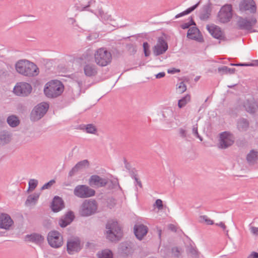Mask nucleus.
Returning <instances> with one entry per match:
<instances>
[{"instance_id": "nucleus-1", "label": "nucleus", "mask_w": 258, "mask_h": 258, "mask_svg": "<svg viewBox=\"0 0 258 258\" xmlns=\"http://www.w3.org/2000/svg\"><path fill=\"white\" fill-rule=\"evenodd\" d=\"M17 72L25 76H36L39 74V69L34 63L27 60H19L15 64Z\"/></svg>"}, {"instance_id": "nucleus-2", "label": "nucleus", "mask_w": 258, "mask_h": 258, "mask_svg": "<svg viewBox=\"0 0 258 258\" xmlns=\"http://www.w3.org/2000/svg\"><path fill=\"white\" fill-rule=\"evenodd\" d=\"M64 86L62 83L58 80H51L47 82L44 88V93L45 96L49 98H56L63 92Z\"/></svg>"}, {"instance_id": "nucleus-3", "label": "nucleus", "mask_w": 258, "mask_h": 258, "mask_svg": "<svg viewBox=\"0 0 258 258\" xmlns=\"http://www.w3.org/2000/svg\"><path fill=\"white\" fill-rule=\"evenodd\" d=\"M94 59L96 63L101 67L109 64L112 59L111 53L106 48L97 49L94 52Z\"/></svg>"}, {"instance_id": "nucleus-4", "label": "nucleus", "mask_w": 258, "mask_h": 258, "mask_svg": "<svg viewBox=\"0 0 258 258\" xmlns=\"http://www.w3.org/2000/svg\"><path fill=\"white\" fill-rule=\"evenodd\" d=\"M97 209L98 204L95 200H85L81 205L79 213L82 217H89L96 213Z\"/></svg>"}, {"instance_id": "nucleus-5", "label": "nucleus", "mask_w": 258, "mask_h": 258, "mask_svg": "<svg viewBox=\"0 0 258 258\" xmlns=\"http://www.w3.org/2000/svg\"><path fill=\"white\" fill-rule=\"evenodd\" d=\"M106 238L111 241L118 240L121 236V229L118 223L109 221L106 226Z\"/></svg>"}, {"instance_id": "nucleus-6", "label": "nucleus", "mask_w": 258, "mask_h": 258, "mask_svg": "<svg viewBox=\"0 0 258 258\" xmlns=\"http://www.w3.org/2000/svg\"><path fill=\"white\" fill-rule=\"evenodd\" d=\"M49 108V104L46 102H42L36 106L31 111L30 119L35 121L41 119L46 113Z\"/></svg>"}, {"instance_id": "nucleus-7", "label": "nucleus", "mask_w": 258, "mask_h": 258, "mask_svg": "<svg viewBox=\"0 0 258 258\" xmlns=\"http://www.w3.org/2000/svg\"><path fill=\"white\" fill-rule=\"evenodd\" d=\"M74 194L79 198L85 199L94 196L95 191L86 185H78L75 187Z\"/></svg>"}, {"instance_id": "nucleus-8", "label": "nucleus", "mask_w": 258, "mask_h": 258, "mask_svg": "<svg viewBox=\"0 0 258 258\" xmlns=\"http://www.w3.org/2000/svg\"><path fill=\"white\" fill-rule=\"evenodd\" d=\"M31 85L26 82L17 83L14 88L13 92L17 96L25 97L28 96L31 92Z\"/></svg>"}, {"instance_id": "nucleus-9", "label": "nucleus", "mask_w": 258, "mask_h": 258, "mask_svg": "<svg viewBox=\"0 0 258 258\" xmlns=\"http://www.w3.org/2000/svg\"><path fill=\"white\" fill-rule=\"evenodd\" d=\"M47 241L51 247L55 248L60 247L63 244L62 236L56 231H51L48 233Z\"/></svg>"}, {"instance_id": "nucleus-10", "label": "nucleus", "mask_w": 258, "mask_h": 258, "mask_svg": "<svg viewBox=\"0 0 258 258\" xmlns=\"http://www.w3.org/2000/svg\"><path fill=\"white\" fill-rule=\"evenodd\" d=\"M218 20L222 23L229 22L232 17V6L226 4L223 6L218 14Z\"/></svg>"}, {"instance_id": "nucleus-11", "label": "nucleus", "mask_w": 258, "mask_h": 258, "mask_svg": "<svg viewBox=\"0 0 258 258\" xmlns=\"http://www.w3.org/2000/svg\"><path fill=\"white\" fill-rule=\"evenodd\" d=\"M234 143L233 135L229 132H224L220 134L218 146L219 148L225 149L231 146Z\"/></svg>"}, {"instance_id": "nucleus-12", "label": "nucleus", "mask_w": 258, "mask_h": 258, "mask_svg": "<svg viewBox=\"0 0 258 258\" xmlns=\"http://www.w3.org/2000/svg\"><path fill=\"white\" fill-rule=\"evenodd\" d=\"M256 22V19L255 18L252 17L248 19L240 17L238 19L237 26L240 29L255 32V30H251Z\"/></svg>"}, {"instance_id": "nucleus-13", "label": "nucleus", "mask_w": 258, "mask_h": 258, "mask_svg": "<svg viewBox=\"0 0 258 258\" xmlns=\"http://www.w3.org/2000/svg\"><path fill=\"white\" fill-rule=\"evenodd\" d=\"M168 47V44L163 37H159L156 44L153 48V53L155 56L162 54L166 51Z\"/></svg>"}, {"instance_id": "nucleus-14", "label": "nucleus", "mask_w": 258, "mask_h": 258, "mask_svg": "<svg viewBox=\"0 0 258 258\" xmlns=\"http://www.w3.org/2000/svg\"><path fill=\"white\" fill-rule=\"evenodd\" d=\"M206 28L214 38L221 40H225L224 33L219 26L212 24L207 25Z\"/></svg>"}, {"instance_id": "nucleus-15", "label": "nucleus", "mask_w": 258, "mask_h": 258, "mask_svg": "<svg viewBox=\"0 0 258 258\" xmlns=\"http://www.w3.org/2000/svg\"><path fill=\"white\" fill-rule=\"evenodd\" d=\"M81 248L80 240L78 238H71L68 240L67 251L69 254H73L79 251Z\"/></svg>"}, {"instance_id": "nucleus-16", "label": "nucleus", "mask_w": 258, "mask_h": 258, "mask_svg": "<svg viewBox=\"0 0 258 258\" xmlns=\"http://www.w3.org/2000/svg\"><path fill=\"white\" fill-rule=\"evenodd\" d=\"M108 183V180L97 175H92L89 179V184L95 187H104Z\"/></svg>"}, {"instance_id": "nucleus-17", "label": "nucleus", "mask_w": 258, "mask_h": 258, "mask_svg": "<svg viewBox=\"0 0 258 258\" xmlns=\"http://www.w3.org/2000/svg\"><path fill=\"white\" fill-rule=\"evenodd\" d=\"M239 8L241 11H249L252 13H254L256 10L253 0H243L239 5Z\"/></svg>"}, {"instance_id": "nucleus-18", "label": "nucleus", "mask_w": 258, "mask_h": 258, "mask_svg": "<svg viewBox=\"0 0 258 258\" xmlns=\"http://www.w3.org/2000/svg\"><path fill=\"white\" fill-rule=\"evenodd\" d=\"M187 37L189 39L196 40L200 42L204 41L203 37L200 30L196 27H191L188 29Z\"/></svg>"}, {"instance_id": "nucleus-19", "label": "nucleus", "mask_w": 258, "mask_h": 258, "mask_svg": "<svg viewBox=\"0 0 258 258\" xmlns=\"http://www.w3.org/2000/svg\"><path fill=\"white\" fill-rule=\"evenodd\" d=\"M13 223V220L9 215L2 214L0 216V228L9 230Z\"/></svg>"}, {"instance_id": "nucleus-20", "label": "nucleus", "mask_w": 258, "mask_h": 258, "mask_svg": "<svg viewBox=\"0 0 258 258\" xmlns=\"http://www.w3.org/2000/svg\"><path fill=\"white\" fill-rule=\"evenodd\" d=\"M148 230V227L143 224L136 225L134 226L135 234L139 240L142 239L147 234Z\"/></svg>"}, {"instance_id": "nucleus-21", "label": "nucleus", "mask_w": 258, "mask_h": 258, "mask_svg": "<svg viewBox=\"0 0 258 258\" xmlns=\"http://www.w3.org/2000/svg\"><path fill=\"white\" fill-rule=\"evenodd\" d=\"M119 251L123 255L127 256L134 252V248L131 243L124 242L119 245Z\"/></svg>"}, {"instance_id": "nucleus-22", "label": "nucleus", "mask_w": 258, "mask_h": 258, "mask_svg": "<svg viewBox=\"0 0 258 258\" xmlns=\"http://www.w3.org/2000/svg\"><path fill=\"white\" fill-rule=\"evenodd\" d=\"M89 165V163L87 160L81 161L77 163L75 166L73 167L71 170L69 172V175L70 176H73L78 171L85 168L86 167H88Z\"/></svg>"}, {"instance_id": "nucleus-23", "label": "nucleus", "mask_w": 258, "mask_h": 258, "mask_svg": "<svg viewBox=\"0 0 258 258\" xmlns=\"http://www.w3.org/2000/svg\"><path fill=\"white\" fill-rule=\"evenodd\" d=\"M243 107L247 112L254 113L257 108V105L253 99H248L244 102Z\"/></svg>"}, {"instance_id": "nucleus-24", "label": "nucleus", "mask_w": 258, "mask_h": 258, "mask_svg": "<svg viewBox=\"0 0 258 258\" xmlns=\"http://www.w3.org/2000/svg\"><path fill=\"white\" fill-rule=\"evenodd\" d=\"M64 207L62 199L59 197H55L51 204L52 210L54 212H57L63 209Z\"/></svg>"}, {"instance_id": "nucleus-25", "label": "nucleus", "mask_w": 258, "mask_h": 258, "mask_svg": "<svg viewBox=\"0 0 258 258\" xmlns=\"http://www.w3.org/2000/svg\"><path fill=\"white\" fill-rule=\"evenodd\" d=\"M74 215L72 211L68 212L63 218L59 221V224L61 227H66L69 225L74 220Z\"/></svg>"}, {"instance_id": "nucleus-26", "label": "nucleus", "mask_w": 258, "mask_h": 258, "mask_svg": "<svg viewBox=\"0 0 258 258\" xmlns=\"http://www.w3.org/2000/svg\"><path fill=\"white\" fill-rule=\"evenodd\" d=\"M84 72L86 76L92 77L96 75L97 69L96 66L93 63H88L84 67Z\"/></svg>"}, {"instance_id": "nucleus-27", "label": "nucleus", "mask_w": 258, "mask_h": 258, "mask_svg": "<svg viewBox=\"0 0 258 258\" xmlns=\"http://www.w3.org/2000/svg\"><path fill=\"white\" fill-rule=\"evenodd\" d=\"M211 13V9L209 5H205L201 9L199 14L200 19L203 21H207Z\"/></svg>"}, {"instance_id": "nucleus-28", "label": "nucleus", "mask_w": 258, "mask_h": 258, "mask_svg": "<svg viewBox=\"0 0 258 258\" xmlns=\"http://www.w3.org/2000/svg\"><path fill=\"white\" fill-rule=\"evenodd\" d=\"M12 135L7 131L0 132V146L8 144L12 140Z\"/></svg>"}, {"instance_id": "nucleus-29", "label": "nucleus", "mask_w": 258, "mask_h": 258, "mask_svg": "<svg viewBox=\"0 0 258 258\" xmlns=\"http://www.w3.org/2000/svg\"><path fill=\"white\" fill-rule=\"evenodd\" d=\"M25 238L26 241L32 242L36 244H40L44 240V238L42 235L36 233L27 235Z\"/></svg>"}, {"instance_id": "nucleus-30", "label": "nucleus", "mask_w": 258, "mask_h": 258, "mask_svg": "<svg viewBox=\"0 0 258 258\" xmlns=\"http://www.w3.org/2000/svg\"><path fill=\"white\" fill-rule=\"evenodd\" d=\"M249 125V123L247 119L241 118L238 120L237 128L240 132L246 131Z\"/></svg>"}, {"instance_id": "nucleus-31", "label": "nucleus", "mask_w": 258, "mask_h": 258, "mask_svg": "<svg viewBox=\"0 0 258 258\" xmlns=\"http://www.w3.org/2000/svg\"><path fill=\"white\" fill-rule=\"evenodd\" d=\"M258 158V152L254 150H251L247 154L246 159L249 164H254Z\"/></svg>"}, {"instance_id": "nucleus-32", "label": "nucleus", "mask_w": 258, "mask_h": 258, "mask_svg": "<svg viewBox=\"0 0 258 258\" xmlns=\"http://www.w3.org/2000/svg\"><path fill=\"white\" fill-rule=\"evenodd\" d=\"M7 121L8 124L12 127L17 126L20 123V120L18 117L15 115L9 116L7 118Z\"/></svg>"}, {"instance_id": "nucleus-33", "label": "nucleus", "mask_w": 258, "mask_h": 258, "mask_svg": "<svg viewBox=\"0 0 258 258\" xmlns=\"http://www.w3.org/2000/svg\"><path fill=\"white\" fill-rule=\"evenodd\" d=\"M38 198L39 195L37 194H34L33 195H29L25 202L26 206H30L34 205L36 203Z\"/></svg>"}, {"instance_id": "nucleus-34", "label": "nucleus", "mask_w": 258, "mask_h": 258, "mask_svg": "<svg viewBox=\"0 0 258 258\" xmlns=\"http://www.w3.org/2000/svg\"><path fill=\"white\" fill-rule=\"evenodd\" d=\"M98 17L103 21L110 22L112 21L111 15L105 13L101 9L98 10Z\"/></svg>"}, {"instance_id": "nucleus-35", "label": "nucleus", "mask_w": 258, "mask_h": 258, "mask_svg": "<svg viewBox=\"0 0 258 258\" xmlns=\"http://www.w3.org/2000/svg\"><path fill=\"white\" fill-rule=\"evenodd\" d=\"M191 100L190 95L186 94L185 96L181 98L178 101V107L181 108L185 106V105L189 103Z\"/></svg>"}, {"instance_id": "nucleus-36", "label": "nucleus", "mask_w": 258, "mask_h": 258, "mask_svg": "<svg viewBox=\"0 0 258 258\" xmlns=\"http://www.w3.org/2000/svg\"><path fill=\"white\" fill-rule=\"evenodd\" d=\"M218 71L221 75L232 74L235 73V69L234 68H229L226 66H223L218 68Z\"/></svg>"}, {"instance_id": "nucleus-37", "label": "nucleus", "mask_w": 258, "mask_h": 258, "mask_svg": "<svg viewBox=\"0 0 258 258\" xmlns=\"http://www.w3.org/2000/svg\"><path fill=\"white\" fill-rule=\"evenodd\" d=\"M178 134L180 138L186 141H189L190 138V135L188 133V131L185 128L180 127L178 129Z\"/></svg>"}, {"instance_id": "nucleus-38", "label": "nucleus", "mask_w": 258, "mask_h": 258, "mask_svg": "<svg viewBox=\"0 0 258 258\" xmlns=\"http://www.w3.org/2000/svg\"><path fill=\"white\" fill-rule=\"evenodd\" d=\"M199 2L193 6L192 7L187 9L186 10L184 11V12L180 13L177 15H176L175 17L176 19L178 18L179 17H182L184 15H187L192 11H194L199 6Z\"/></svg>"}, {"instance_id": "nucleus-39", "label": "nucleus", "mask_w": 258, "mask_h": 258, "mask_svg": "<svg viewBox=\"0 0 258 258\" xmlns=\"http://www.w3.org/2000/svg\"><path fill=\"white\" fill-rule=\"evenodd\" d=\"M107 185H108V188L109 189H121V188L120 186L118 180L117 179L111 180L109 181H108V183L107 184Z\"/></svg>"}, {"instance_id": "nucleus-40", "label": "nucleus", "mask_w": 258, "mask_h": 258, "mask_svg": "<svg viewBox=\"0 0 258 258\" xmlns=\"http://www.w3.org/2000/svg\"><path fill=\"white\" fill-rule=\"evenodd\" d=\"M99 258H112V253L108 249H105L98 253Z\"/></svg>"}, {"instance_id": "nucleus-41", "label": "nucleus", "mask_w": 258, "mask_h": 258, "mask_svg": "<svg viewBox=\"0 0 258 258\" xmlns=\"http://www.w3.org/2000/svg\"><path fill=\"white\" fill-rule=\"evenodd\" d=\"M174 119V117L164 119L165 128H171L175 127L176 125V124L175 123Z\"/></svg>"}, {"instance_id": "nucleus-42", "label": "nucleus", "mask_w": 258, "mask_h": 258, "mask_svg": "<svg viewBox=\"0 0 258 258\" xmlns=\"http://www.w3.org/2000/svg\"><path fill=\"white\" fill-rule=\"evenodd\" d=\"M189 252L191 256L194 258H199L200 252L198 250L196 247L190 246L189 249Z\"/></svg>"}, {"instance_id": "nucleus-43", "label": "nucleus", "mask_w": 258, "mask_h": 258, "mask_svg": "<svg viewBox=\"0 0 258 258\" xmlns=\"http://www.w3.org/2000/svg\"><path fill=\"white\" fill-rule=\"evenodd\" d=\"M85 130L87 133L95 134L97 132V128L94 125L88 124L85 126Z\"/></svg>"}, {"instance_id": "nucleus-44", "label": "nucleus", "mask_w": 258, "mask_h": 258, "mask_svg": "<svg viewBox=\"0 0 258 258\" xmlns=\"http://www.w3.org/2000/svg\"><path fill=\"white\" fill-rule=\"evenodd\" d=\"M176 90L180 93H183L186 90V86L183 82H180L176 85Z\"/></svg>"}, {"instance_id": "nucleus-45", "label": "nucleus", "mask_w": 258, "mask_h": 258, "mask_svg": "<svg viewBox=\"0 0 258 258\" xmlns=\"http://www.w3.org/2000/svg\"><path fill=\"white\" fill-rule=\"evenodd\" d=\"M162 116L164 119L173 118V113L171 109H167L163 111Z\"/></svg>"}, {"instance_id": "nucleus-46", "label": "nucleus", "mask_w": 258, "mask_h": 258, "mask_svg": "<svg viewBox=\"0 0 258 258\" xmlns=\"http://www.w3.org/2000/svg\"><path fill=\"white\" fill-rule=\"evenodd\" d=\"M38 184V181L36 179H31L29 181V189L33 190L37 186Z\"/></svg>"}, {"instance_id": "nucleus-47", "label": "nucleus", "mask_w": 258, "mask_h": 258, "mask_svg": "<svg viewBox=\"0 0 258 258\" xmlns=\"http://www.w3.org/2000/svg\"><path fill=\"white\" fill-rule=\"evenodd\" d=\"M200 221L201 222H205L208 225H212L214 224L213 221L206 215L201 216L200 217Z\"/></svg>"}, {"instance_id": "nucleus-48", "label": "nucleus", "mask_w": 258, "mask_h": 258, "mask_svg": "<svg viewBox=\"0 0 258 258\" xmlns=\"http://www.w3.org/2000/svg\"><path fill=\"white\" fill-rule=\"evenodd\" d=\"M192 134L194 135V136L196 138L199 139V140L201 141H203V138H202L201 136H200V135L198 133V124H196V125H194L193 126L192 128Z\"/></svg>"}, {"instance_id": "nucleus-49", "label": "nucleus", "mask_w": 258, "mask_h": 258, "mask_svg": "<svg viewBox=\"0 0 258 258\" xmlns=\"http://www.w3.org/2000/svg\"><path fill=\"white\" fill-rule=\"evenodd\" d=\"M143 49L145 55L146 56H149L150 51L149 50V45L147 42H146L143 43Z\"/></svg>"}, {"instance_id": "nucleus-50", "label": "nucleus", "mask_w": 258, "mask_h": 258, "mask_svg": "<svg viewBox=\"0 0 258 258\" xmlns=\"http://www.w3.org/2000/svg\"><path fill=\"white\" fill-rule=\"evenodd\" d=\"M172 255L176 257H178L181 253V248L174 247L172 248Z\"/></svg>"}, {"instance_id": "nucleus-51", "label": "nucleus", "mask_w": 258, "mask_h": 258, "mask_svg": "<svg viewBox=\"0 0 258 258\" xmlns=\"http://www.w3.org/2000/svg\"><path fill=\"white\" fill-rule=\"evenodd\" d=\"M191 25H196L195 22L194 21L192 18H191L190 21L187 23H185L181 25V27L183 29L188 28Z\"/></svg>"}, {"instance_id": "nucleus-52", "label": "nucleus", "mask_w": 258, "mask_h": 258, "mask_svg": "<svg viewBox=\"0 0 258 258\" xmlns=\"http://www.w3.org/2000/svg\"><path fill=\"white\" fill-rule=\"evenodd\" d=\"M54 182L55 180L53 179L50 180L49 182L44 184L42 186V187H41V189H48L50 188Z\"/></svg>"}, {"instance_id": "nucleus-53", "label": "nucleus", "mask_w": 258, "mask_h": 258, "mask_svg": "<svg viewBox=\"0 0 258 258\" xmlns=\"http://www.w3.org/2000/svg\"><path fill=\"white\" fill-rule=\"evenodd\" d=\"M154 206H156L159 210L163 209V205L162 201L160 199H157L155 202Z\"/></svg>"}, {"instance_id": "nucleus-54", "label": "nucleus", "mask_w": 258, "mask_h": 258, "mask_svg": "<svg viewBox=\"0 0 258 258\" xmlns=\"http://www.w3.org/2000/svg\"><path fill=\"white\" fill-rule=\"evenodd\" d=\"M127 48L132 53H135L137 51L136 47L133 44H128L127 45Z\"/></svg>"}, {"instance_id": "nucleus-55", "label": "nucleus", "mask_w": 258, "mask_h": 258, "mask_svg": "<svg viewBox=\"0 0 258 258\" xmlns=\"http://www.w3.org/2000/svg\"><path fill=\"white\" fill-rule=\"evenodd\" d=\"M250 230L251 233L255 236L258 235V227H255L254 226L250 227Z\"/></svg>"}, {"instance_id": "nucleus-56", "label": "nucleus", "mask_w": 258, "mask_h": 258, "mask_svg": "<svg viewBox=\"0 0 258 258\" xmlns=\"http://www.w3.org/2000/svg\"><path fill=\"white\" fill-rule=\"evenodd\" d=\"M247 258H258V253L253 251L248 255Z\"/></svg>"}, {"instance_id": "nucleus-57", "label": "nucleus", "mask_w": 258, "mask_h": 258, "mask_svg": "<svg viewBox=\"0 0 258 258\" xmlns=\"http://www.w3.org/2000/svg\"><path fill=\"white\" fill-rule=\"evenodd\" d=\"M165 75V73L164 72H160L157 75H156V79H160L163 78Z\"/></svg>"}, {"instance_id": "nucleus-58", "label": "nucleus", "mask_w": 258, "mask_h": 258, "mask_svg": "<svg viewBox=\"0 0 258 258\" xmlns=\"http://www.w3.org/2000/svg\"><path fill=\"white\" fill-rule=\"evenodd\" d=\"M180 72V70H178V69H176L175 68H173L171 70H168L167 72L169 73V74H174L175 73H177V72Z\"/></svg>"}, {"instance_id": "nucleus-59", "label": "nucleus", "mask_w": 258, "mask_h": 258, "mask_svg": "<svg viewBox=\"0 0 258 258\" xmlns=\"http://www.w3.org/2000/svg\"><path fill=\"white\" fill-rule=\"evenodd\" d=\"M135 180H136V181L137 182V183L138 184V185L140 187H142V183L141 182V181H140L138 179V178L137 177V176H136V175H135Z\"/></svg>"}, {"instance_id": "nucleus-60", "label": "nucleus", "mask_w": 258, "mask_h": 258, "mask_svg": "<svg viewBox=\"0 0 258 258\" xmlns=\"http://www.w3.org/2000/svg\"><path fill=\"white\" fill-rule=\"evenodd\" d=\"M96 38H97V37L96 36V35H93H93H89V36H88L87 37V39L88 40L90 41V40H92L93 39H96Z\"/></svg>"}, {"instance_id": "nucleus-61", "label": "nucleus", "mask_w": 258, "mask_h": 258, "mask_svg": "<svg viewBox=\"0 0 258 258\" xmlns=\"http://www.w3.org/2000/svg\"><path fill=\"white\" fill-rule=\"evenodd\" d=\"M168 228L170 230H171L172 231L176 232V231L175 226L172 224H170L168 226Z\"/></svg>"}, {"instance_id": "nucleus-62", "label": "nucleus", "mask_w": 258, "mask_h": 258, "mask_svg": "<svg viewBox=\"0 0 258 258\" xmlns=\"http://www.w3.org/2000/svg\"><path fill=\"white\" fill-rule=\"evenodd\" d=\"M216 225L221 227L223 230H225L226 228L224 223L222 222H220L219 223H217Z\"/></svg>"}, {"instance_id": "nucleus-63", "label": "nucleus", "mask_w": 258, "mask_h": 258, "mask_svg": "<svg viewBox=\"0 0 258 258\" xmlns=\"http://www.w3.org/2000/svg\"><path fill=\"white\" fill-rule=\"evenodd\" d=\"M5 123V119L0 117V128L3 125V124Z\"/></svg>"}, {"instance_id": "nucleus-64", "label": "nucleus", "mask_w": 258, "mask_h": 258, "mask_svg": "<svg viewBox=\"0 0 258 258\" xmlns=\"http://www.w3.org/2000/svg\"><path fill=\"white\" fill-rule=\"evenodd\" d=\"M95 3V0H90V1H89L88 3V5L86 6L85 8L89 7L92 3Z\"/></svg>"}]
</instances>
